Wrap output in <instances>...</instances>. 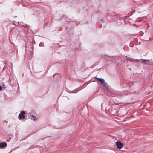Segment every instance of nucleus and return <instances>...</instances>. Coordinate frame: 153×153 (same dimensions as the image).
I'll list each match as a JSON object with an SVG mask.
<instances>
[{"mask_svg":"<svg viewBox=\"0 0 153 153\" xmlns=\"http://www.w3.org/2000/svg\"><path fill=\"white\" fill-rule=\"evenodd\" d=\"M96 79L99 81V82L101 84L105 87L108 90L109 86H108L107 84L106 83H105V82L104 80L102 78H96Z\"/></svg>","mask_w":153,"mask_h":153,"instance_id":"obj_1","label":"nucleus"},{"mask_svg":"<svg viewBox=\"0 0 153 153\" xmlns=\"http://www.w3.org/2000/svg\"><path fill=\"white\" fill-rule=\"evenodd\" d=\"M25 114L24 111H21L20 114H19L18 116L19 119H24L25 118Z\"/></svg>","mask_w":153,"mask_h":153,"instance_id":"obj_2","label":"nucleus"},{"mask_svg":"<svg viewBox=\"0 0 153 153\" xmlns=\"http://www.w3.org/2000/svg\"><path fill=\"white\" fill-rule=\"evenodd\" d=\"M116 146L117 148L120 149L123 146V143L120 141H117L116 142Z\"/></svg>","mask_w":153,"mask_h":153,"instance_id":"obj_3","label":"nucleus"},{"mask_svg":"<svg viewBox=\"0 0 153 153\" xmlns=\"http://www.w3.org/2000/svg\"><path fill=\"white\" fill-rule=\"evenodd\" d=\"M7 143L5 142H3L0 143V148H3L7 146Z\"/></svg>","mask_w":153,"mask_h":153,"instance_id":"obj_4","label":"nucleus"},{"mask_svg":"<svg viewBox=\"0 0 153 153\" xmlns=\"http://www.w3.org/2000/svg\"><path fill=\"white\" fill-rule=\"evenodd\" d=\"M138 61H140L142 63H144L145 64H146V62H149V60H145L143 59H140L137 60Z\"/></svg>","mask_w":153,"mask_h":153,"instance_id":"obj_5","label":"nucleus"},{"mask_svg":"<svg viewBox=\"0 0 153 153\" xmlns=\"http://www.w3.org/2000/svg\"><path fill=\"white\" fill-rule=\"evenodd\" d=\"M30 117L31 119L34 121L36 120L37 119V118L36 117H35V116L33 115H31Z\"/></svg>","mask_w":153,"mask_h":153,"instance_id":"obj_6","label":"nucleus"},{"mask_svg":"<svg viewBox=\"0 0 153 153\" xmlns=\"http://www.w3.org/2000/svg\"><path fill=\"white\" fill-rule=\"evenodd\" d=\"M2 89V88L1 86H0V91H1Z\"/></svg>","mask_w":153,"mask_h":153,"instance_id":"obj_7","label":"nucleus"},{"mask_svg":"<svg viewBox=\"0 0 153 153\" xmlns=\"http://www.w3.org/2000/svg\"><path fill=\"white\" fill-rule=\"evenodd\" d=\"M26 27H27V26H26V25H25V26H24V27L25 28H26Z\"/></svg>","mask_w":153,"mask_h":153,"instance_id":"obj_8","label":"nucleus"}]
</instances>
